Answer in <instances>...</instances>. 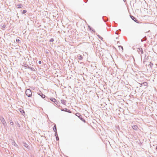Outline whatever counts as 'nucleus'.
Listing matches in <instances>:
<instances>
[{"mask_svg": "<svg viewBox=\"0 0 157 157\" xmlns=\"http://www.w3.org/2000/svg\"><path fill=\"white\" fill-rule=\"evenodd\" d=\"M131 18L132 19H133V20H134L135 21H136L135 20H136V19L135 18V17L133 16H131Z\"/></svg>", "mask_w": 157, "mask_h": 157, "instance_id": "11", "label": "nucleus"}, {"mask_svg": "<svg viewBox=\"0 0 157 157\" xmlns=\"http://www.w3.org/2000/svg\"><path fill=\"white\" fill-rule=\"evenodd\" d=\"M54 41V39L53 38H51L50 40L49 41L50 42H52Z\"/></svg>", "mask_w": 157, "mask_h": 157, "instance_id": "16", "label": "nucleus"}, {"mask_svg": "<svg viewBox=\"0 0 157 157\" xmlns=\"http://www.w3.org/2000/svg\"><path fill=\"white\" fill-rule=\"evenodd\" d=\"M77 57L78 59L80 60H82L83 58L82 56L80 54L78 55Z\"/></svg>", "mask_w": 157, "mask_h": 157, "instance_id": "5", "label": "nucleus"}, {"mask_svg": "<svg viewBox=\"0 0 157 157\" xmlns=\"http://www.w3.org/2000/svg\"><path fill=\"white\" fill-rule=\"evenodd\" d=\"M140 84L141 85L140 86H141L142 85H144L146 87H147L148 86V83L146 82L141 83H140Z\"/></svg>", "mask_w": 157, "mask_h": 157, "instance_id": "3", "label": "nucleus"}, {"mask_svg": "<svg viewBox=\"0 0 157 157\" xmlns=\"http://www.w3.org/2000/svg\"><path fill=\"white\" fill-rule=\"evenodd\" d=\"M25 94L27 96L29 97H31L32 96V92L31 90L28 89L25 91Z\"/></svg>", "mask_w": 157, "mask_h": 157, "instance_id": "1", "label": "nucleus"}, {"mask_svg": "<svg viewBox=\"0 0 157 157\" xmlns=\"http://www.w3.org/2000/svg\"><path fill=\"white\" fill-rule=\"evenodd\" d=\"M26 12H27V11H26V10H24L23 11V12L22 13H23V14H24V13H26Z\"/></svg>", "mask_w": 157, "mask_h": 157, "instance_id": "15", "label": "nucleus"}, {"mask_svg": "<svg viewBox=\"0 0 157 157\" xmlns=\"http://www.w3.org/2000/svg\"><path fill=\"white\" fill-rule=\"evenodd\" d=\"M82 121H83L84 123H85L86 122V121L84 119L82 118V117H80L79 118Z\"/></svg>", "mask_w": 157, "mask_h": 157, "instance_id": "10", "label": "nucleus"}, {"mask_svg": "<svg viewBox=\"0 0 157 157\" xmlns=\"http://www.w3.org/2000/svg\"><path fill=\"white\" fill-rule=\"evenodd\" d=\"M10 124L12 125H13V123L12 121H11V122H10Z\"/></svg>", "mask_w": 157, "mask_h": 157, "instance_id": "17", "label": "nucleus"}, {"mask_svg": "<svg viewBox=\"0 0 157 157\" xmlns=\"http://www.w3.org/2000/svg\"><path fill=\"white\" fill-rule=\"evenodd\" d=\"M39 64H41V61H39Z\"/></svg>", "mask_w": 157, "mask_h": 157, "instance_id": "18", "label": "nucleus"}, {"mask_svg": "<svg viewBox=\"0 0 157 157\" xmlns=\"http://www.w3.org/2000/svg\"><path fill=\"white\" fill-rule=\"evenodd\" d=\"M132 128L133 129L135 130H137L138 129V127L137 126L135 125H133L132 127Z\"/></svg>", "mask_w": 157, "mask_h": 157, "instance_id": "6", "label": "nucleus"}, {"mask_svg": "<svg viewBox=\"0 0 157 157\" xmlns=\"http://www.w3.org/2000/svg\"><path fill=\"white\" fill-rule=\"evenodd\" d=\"M17 8H21L22 6V5L21 4H19V5H17Z\"/></svg>", "mask_w": 157, "mask_h": 157, "instance_id": "13", "label": "nucleus"}, {"mask_svg": "<svg viewBox=\"0 0 157 157\" xmlns=\"http://www.w3.org/2000/svg\"><path fill=\"white\" fill-rule=\"evenodd\" d=\"M75 115L78 116L79 118L81 116V115H80V114L79 113H76V114H75Z\"/></svg>", "mask_w": 157, "mask_h": 157, "instance_id": "9", "label": "nucleus"}, {"mask_svg": "<svg viewBox=\"0 0 157 157\" xmlns=\"http://www.w3.org/2000/svg\"><path fill=\"white\" fill-rule=\"evenodd\" d=\"M118 48H119V50L120 51L122 52L123 50V47L121 46H118Z\"/></svg>", "mask_w": 157, "mask_h": 157, "instance_id": "7", "label": "nucleus"}, {"mask_svg": "<svg viewBox=\"0 0 157 157\" xmlns=\"http://www.w3.org/2000/svg\"><path fill=\"white\" fill-rule=\"evenodd\" d=\"M156 149H157V146H156Z\"/></svg>", "mask_w": 157, "mask_h": 157, "instance_id": "20", "label": "nucleus"}, {"mask_svg": "<svg viewBox=\"0 0 157 157\" xmlns=\"http://www.w3.org/2000/svg\"><path fill=\"white\" fill-rule=\"evenodd\" d=\"M39 95H40V96H41V97L42 98H45V95H44L43 94H42V95H40V94H39Z\"/></svg>", "mask_w": 157, "mask_h": 157, "instance_id": "12", "label": "nucleus"}, {"mask_svg": "<svg viewBox=\"0 0 157 157\" xmlns=\"http://www.w3.org/2000/svg\"><path fill=\"white\" fill-rule=\"evenodd\" d=\"M53 130L55 132H56L57 131L56 129V125H55L54 126L53 128Z\"/></svg>", "mask_w": 157, "mask_h": 157, "instance_id": "8", "label": "nucleus"}, {"mask_svg": "<svg viewBox=\"0 0 157 157\" xmlns=\"http://www.w3.org/2000/svg\"><path fill=\"white\" fill-rule=\"evenodd\" d=\"M137 51L139 53L141 54H142L143 53V50L141 48H138Z\"/></svg>", "mask_w": 157, "mask_h": 157, "instance_id": "4", "label": "nucleus"}, {"mask_svg": "<svg viewBox=\"0 0 157 157\" xmlns=\"http://www.w3.org/2000/svg\"><path fill=\"white\" fill-rule=\"evenodd\" d=\"M16 41H19L20 40H19V39H17Z\"/></svg>", "mask_w": 157, "mask_h": 157, "instance_id": "19", "label": "nucleus"}, {"mask_svg": "<svg viewBox=\"0 0 157 157\" xmlns=\"http://www.w3.org/2000/svg\"><path fill=\"white\" fill-rule=\"evenodd\" d=\"M51 100L53 102H55L56 101V100L54 98H52V99H51Z\"/></svg>", "mask_w": 157, "mask_h": 157, "instance_id": "14", "label": "nucleus"}, {"mask_svg": "<svg viewBox=\"0 0 157 157\" xmlns=\"http://www.w3.org/2000/svg\"><path fill=\"white\" fill-rule=\"evenodd\" d=\"M0 119L3 124L6 125V122L5 119L2 117H0Z\"/></svg>", "mask_w": 157, "mask_h": 157, "instance_id": "2", "label": "nucleus"}]
</instances>
